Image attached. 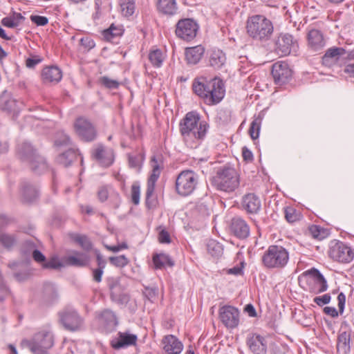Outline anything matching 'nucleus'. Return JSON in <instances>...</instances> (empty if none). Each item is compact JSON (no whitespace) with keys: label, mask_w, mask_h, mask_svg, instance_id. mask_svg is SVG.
Segmentation results:
<instances>
[{"label":"nucleus","mask_w":354,"mask_h":354,"mask_svg":"<svg viewBox=\"0 0 354 354\" xmlns=\"http://www.w3.org/2000/svg\"><path fill=\"white\" fill-rule=\"evenodd\" d=\"M71 142L69 136L64 132H58L55 140V145L57 147L66 146Z\"/></svg>","instance_id":"603ef678"},{"label":"nucleus","mask_w":354,"mask_h":354,"mask_svg":"<svg viewBox=\"0 0 354 354\" xmlns=\"http://www.w3.org/2000/svg\"><path fill=\"white\" fill-rule=\"evenodd\" d=\"M219 318L227 328H234L239 325V312L234 306H223L219 309Z\"/></svg>","instance_id":"a211bd4d"},{"label":"nucleus","mask_w":354,"mask_h":354,"mask_svg":"<svg viewBox=\"0 0 354 354\" xmlns=\"http://www.w3.org/2000/svg\"><path fill=\"white\" fill-rule=\"evenodd\" d=\"M13 222L14 220L12 218H10L5 214H0V231L5 229Z\"/></svg>","instance_id":"69168bd1"},{"label":"nucleus","mask_w":354,"mask_h":354,"mask_svg":"<svg viewBox=\"0 0 354 354\" xmlns=\"http://www.w3.org/2000/svg\"><path fill=\"white\" fill-rule=\"evenodd\" d=\"M43 267L44 268H53V269H58L62 267H65L63 262V257L61 259H58L57 258H52L50 261L46 263H44Z\"/></svg>","instance_id":"864d4df0"},{"label":"nucleus","mask_w":354,"mask_h":354,"mask_svg":"<svg viewBox=\"0 0 354 354\" xmlns=\"http://www.w3.org/2000/svg\"><path fill=\"white\" fill-rule=\"evenodd\" d=\"M288 261V250L279 245H270L261 257L262 265L269 270H281Z\"/></svg>","instance_id":"20e7f679"},{"label":"nucleus","mask_w":354,"mask_h":354,"mask_svg":"<svg viewBox=\"0 0 354 354\" xmlns=\"http://www.w3.org/2000/svg\"><path fill=\"white\" fill-rule=\"evenodd\" d=\"M164 351L167 354H180L183 348V343L174 335H165L162 339Z\"/></svg>","instance_id":"bb28decb"},{"label":"nucleus","mask_w":354,"mask_h":354,"mask_svg":"<svg viewBox=\"0 0 354 354\" xmlns=\"http://www.w3.org/2000/svg\"><path fill=\"white\" fill-rule=\"evenodd\" d=\"M209 125L196 111L187 113L179 122V131L185 144L191 149L199 147L205 139Z\"/></svg>","instance_id":"f257e3e1"},{"label":"nucleus","mask_w":354,"mask_h":354,"mask_svg":"<svg viewBox=\"0 0 354 354\" xmlns=\"http://www.w3.org/2000/svg\"><path fill=\"white\" fill-rule=\"evenodd\" d=\"M18 154L22 161L29 164L30 169L35 174L46 172L48 166L44 158L39 156L32 146L24 142L18 146Z\"/></svg>","instance_id":"423d86ee"},{"label":"nucleus","mask_w":354,"mask_h":354,"mask_svg":"<svg viewBox=\"0 0 354 354\" xmlns=\"http://www.w3.org/2000/svg\"><path fill=\"white\" fill-rule=\"evenodd\" d=\"M214 85L206 93L203 100L205 104L212 106L218 104L224 97L225 93V86L223 81L217 77L214 78Z\"/></svg>","instance_id":"f3484780"},{"label":"nucleus","mask_w":354,"mask_h":354,"mask_svg":"<svg viewBox=\"0 0 354 354\" xmlns=\"http://www.w3.org/2000/svg\"><path fill=\"white\" fill-rule=\"evenodd\" d=\"M246 30L248 36L254 41L264 43L271 39L274 26L271 20L264 15H255L248 19Z\"/></svg>","instance_id":"7ed1b4c3"},{"label":"nucleus","mask_w":354,"mask_h":354,"mask_svg":"<svg viewBox=\"0 0 354 354\" xmlns=\"http://www.w3.org/2000/svg\"><path fill=\"white\" fill-rule=\"evenodd\" d=\"M302 278L306 280L309 292L317 295L328 289V284L323 274L316 268L305 271Z\"/></svg>","instance_id":"6e6552de"},{"label":"nucleus","mask_w":354,"mask_h":354,"mask_svg":"<svg viewBox=\"0 0 354 354\" xmlns=\"http://www.w3.org/2000/svg\"><path fill=\"white\" fill-rule=\"evenodd\" d=\"M92 156L100 165L105 167L111 166L114 160L113 151L111 149L106 148L102 145H98L93 149Z\"/></svg>","instance_id":"4be33fe9"},{"label":"nucleus","mask_w":354,"mask_h":354,"mask_svg":"<svg viewBox=\"0 0 354 354\" xmlns=\"http://www.w3.org/2000/svg\"><path fill=\"white\" fill-rule=\"evenodd\" d=\"M150 163L152 170L147 181V186L146 190L147 203L154 192L156 183L158 179L159 178L161 171L164 167L162 158L160 155L153 156L151 158Z\"/></svg>","instance_id":"9b49d317"},{"label":"nucleus","mask_w":354,"mask_h":354,"mask_svg":"<svg viewBox=\"0 0 354 354\" xmlns=\"http://www.w3.org/2000/svg\"><path fill=\"white\" fill-rule=\"evenodd\" d=\"M230 229L233 234L240 239H246L250 235V227L241 217H234L232 219Z\"/></svg>","instance_id":"a878e982"},{"label":"nucleus","mask_w":354,"mask_h":354,"mask_svg":"<svg viewBox=\"0 0 354 354\" xmlns=\"http://www.w3.org/2000/svg\"><path fill=\"white\" fill-rule=\"evenodd\" d=\"M80 44L86 51H89L95 46V43L93 39L89 37H84L80 39Z\"/></svg>","instance_id":"bf43d9fd"},{"label":"nucleus","mask_w":354,"mask_h":354,"mask_svg":"<svg viewBox=\"0 0 354 354\" xmlns=\"http://www.w3.org/2000/svg\"><path fill=\"white\" fill-rule=\"evenodd\" d=\"M107 284L113 301L119 304H127L129 301V296L125 292V286L121 283L118 278H109Z\"/></svg>","instance_id":"2eb2a0df"},{"label":"nucleus","mask_w":354,"mask_h":354,"mask_svg":"<svg viewBox=\"0 0 354 354\" xmlns=\"http://www.w3.org/2000/svg\"><path fill=\"white\" fill-rule=\"evenodd\" d=\"M24 18L21 13H14L12 17H6L2 19L1 24L3 26L8 28H16L21 22Z\"/></svg>","instance_id":"c03bdc74"},{"label":"nucleus","mask_w":354,"mask_h":354,"mask_svg":"<svg viewBox=\"0 0 354 354\" xmlns=\"http://www.w3.org/2000/svg\"><path fill=\"white\" fill-rule=\"evenodd\" d=\"M157 8L160 12L167 15H174L177 12V5L175 0H159Z\"/></svg>","instance_id":"e433bc0d"},{"label":"nucleus","mask_w":354,"mask_h":354,"mask_svg":"<svg viewBox=\"0 0 354 354\" xmlns=\"http://www.w3.org/2000/svg\"><path fill=\"white\" fill-rule=\"evenodd\" d=\"M205 48L201 45L185 48V58L188 64H196L202 58Z\"/></svg>","instance_id":"72a5a7b5"},{"label":"nucleus","mask_w":354,"mask_h":354,"mask_svg":"<svg viewBox=\"0 0 354 354\" xmlns=\"http://www.w3.org/2000/svg\"><path fill=\"white\" fill-rule=\"evenodd\" d=\"M351 333L352 330L347 324L344 323L341 325L337 340V349L338 352L343 354L350 352Z\"/></svg>","instance_id":"aec40b11"},{"label":"nucleus","mask_w":354,"mask_h":354,"mask_svg":"<svg viewBox=\"0 0 354 354\" xmlns=\"http://www.w3.org/2000/svg\"><path fill=\"white\" fill-rule=\"evenodd\" d=\"M149 59L154 67H160L164 61L162 52L160 49L151 50L149 53Z\"/></svg>","instance_id":"49530a36"},{"label":"nucleus","mask_w":354,"mask_h":354,"mask_svg":"<svg viewBox=\"0 0 354 354\" xmlns=\"http://www.w3.org/2000/svg\"><path fill=\"white\" fill-rule=\"evenodd\" d=\"M19 104L20 102L6 91H4L0 95V109L1 111L13 114L17 113L20 109Z\"/></svg>","instance_id":"393cba45"},{"label":"nucleus","mask_w":354,"mask_h":354,"mask_svg":"<svg viewBox=\"0 0 354 354\" xmlns=\"http://www.w3.org/2000/svg\"><path fill=\"white\" fill-rule=\"evenodd\" d=\"M79 156L77 150L70 149L59 155L57 158V162L64 167H68L73 162L77 160Z\"/></svg>","instance_id":"c9c22d12"},{"label":"nucleus","mask_w":354,"mask_h":354,"mask_svg":"<svg viewBox=\"0 0 354 354\" xmlns=\"http://www.w3.org/2000/svg\"><path fill=\"white\" fill-rule=\"evenodd\" d=\"M212 86H216L214 85V78L207 80L205 77H200L196 78L192 84L194 93L202 100L205 94H207L208 91H209Z\"/></svg>","instance_id":"c85d7f7f"},{"label":"nucleus","mask_w":354,"mask_h":354,"mask_svg":"<svg viewBox=\"0 0 354 354\" xmlns=\"http://www.w3.org/2000/svg\"><path fill=\"white\" fill-rule=\"evenodd\" d=\"M10 295V290L0 274V301H3Z\"/></svg>","instance_id":"4d7b16f0"},{"label":"nucleus","mask_w":354,"mask_h":354,"mask_svg":"<svg viewBox=\"0 0 354 354\" xmlns=\"http://www.w3.org/2000/svg\"><path fill=\"white\" fill-rule=\"evenodd\" d=\"M97 198L100 202H105L108 199L109 195V186H101L97 191Z\"/></svg>","instance_id":"6e6d98bb"},{"label":"nucleus","mask_w":354,"mask_h":354,"mask_svg":"<svg viewBox=\"0 0 354 354\" xmlns=\"http://www.w3.org/2000/svg\"><path fill=\"white\" fill-rule=\"evenodd\" d=\"M37 245L32 240H26L23 243L22 252L24 253L30 252L37 248Z\"/></svg>","instance_id":"0e129e2a"},{"label":"nucleus","mask_w":354,"mask_h":354,"mask_svg":"<svg viewBox=\"0 0 354 354\" xmlns=\"http://www.w3.org/2000/svg\"><path fill=\"white\" fill-rule=\"evenodd\" d=\"M308 232L314 239L322 240L324 238V230L319 225L309 226Z\"/></svg>","instance_id":"3c124183"},{"label":"nucleus","mask_w":354,"mask_h":354,"mask_svg":"<svg viewBox=\"0 0 354 354\" xmlns=\"http://www.w3.org/2000/svg\"><path fill=\"white\" fill-rule=\"evenodd\" d=\"M21 194L24 202L32 203L39 196L38 187L29 181H23L21 185Z\"/></svg>","instance_id":"c756f323"},{"label":"nucleus","mask_w":354,"mask_h":354,"mask_svg":"<svg viewBox=\"0 0 354 354\" xmlns=\"http://www.w3.org/2000/svg\"><path fill=\"white\" fill-rule=\"evenodd\" d=\"M41 60L42 59L39 56L28 57L26 60V66L29 68H35V66L39 64Z\"/></svg>","instance_id":"338daca9"},{"label":"nucleus","mask_w":354,"mask_h":354,"mask_svg":"<svg viewBox=\"0 0 354 354\" xmlns=\"http://www.w3.org/2000/svg\"><path fill=\"white\" fill-rule=\"evenodd\" d=\"M72 253V255L63 257L65 266L82 268L88 265L90 261L88 254L78 251H73Z\"/></svg>","instance_id":"b1692460"},{"label":"nucleus","mask_w":354,"mask_h":354,"mask_svg":"<svg viewBox=\"0 0 354 354\" xmlns=\"http://www.w3.org/2000/svg\"><path fill=\"white\" fill-rule=\"evenodd\" d=\"M306 39L308 48L313 52H320L326 46L324 35L317 29L308 30Z\"/></svg>","instance_id":"412c9836"},{"label":"nucleus","mask_w":354,"mask_h":354,"mask_svg":"<svg viewBox=\"0 0 354 354\" xmlns=\"http://www.w3.org/2000/svg\"><path fill=\"white\" fill-rule=\"evenodd\" d=\"M284 216L287 222L293 223L302 219L303 216L300 211L296 209L292 206H286L283 207Z\"/></svg>","instance_id":"ea45409f"},{"label":"nucleus","mask_w":354,"mask_h":354,"mask_svg":"<svg viewBox=\"0 0 354 354\" xmlns=\"http://www.w3.org/2000/svg\"><path fill=\"white\" fill-rule=\"evenodd\" d=\"M100 82L108 88H117L119 86V83L116 80L109 79L105 76L101 77Z\"/></svg>","instance_id":"052dcab7"},{"label":"nucleus","mask_w":354,"mask_h":354,"mask_svg":"<svg viewBox=\"0 0 354 354\" xmlns=\"http://www.w3.org/2000/svg\"><path fill=\"white\" fill-rule=\"evenodd\" d=\"M207 252L214 257H221L223 254L222 245L214 240H210L207 244Z\"/></svg>","instance_id":"09e8293b"},{"label":"nucleus","mask_w":354,"mask_h":354,"mask_svg":"<svg viewBox=\"0 0 354 354\" xmlns=\"http://www.w3.org/2000/svg\"><path fill=\"white\" fill-rule=\"evenodd\" d=\"M124 31V29L122 25L112 24L109 28L103 30L102 35L106 41L113 42L115 39L123 35Z\"/></svg>","instance_id":"f704fd0d"},{"label":"nucleus","mask_w":354,"mask_h":354,"mask_svg":"<svg viewBox=\"0 0 354 354\" xmlns=\"http://www.w3.org/2000/svg\"><path fill=\"white\" fill-rule=\"evenodd\" d=\"M298 47V42L292 35L281 32L274 41V50L279 56H287L296 52Z\"/></svg>","instance_id":"9d476101"},{"label":"nucleus","mask_w":354,"mask_h":354,"mask_svg":"<svg viewBox=\"0 0 354 354\" xmlns=\"http://www.w3.org/2000/svg\"><path fill=\"white\" fill-rule=\"evenodd\" d=\"M152 261L156 269H162L167 266L172 267L174 265V262L169 255L165 253L154 254Z\"/></svg>","instance_id":"4c0bfd02"},{"label":"nucleus","mask_w":354,"mask_h":354,"mask_svg":"<svg viewBox=\"0 0 354 354\" xmlns=\"http://www.w3.org/2000/svg\"><path fill=\"white\" fill-rule=\"evenodd\" d=\"M346 53L345 49L341 47H332L328 48L322 57L324 66L330 68L335 65L340 57Z\"/></svg>","instance_id":"cd10ccee"},{"label":"nucleus","mask_w":354,"mask_h":354,"mask_svg":"<svg viewBox=\"0 0 354 354\" xmlns=\"http://www.w3.org/2000/svg\"><path fill=\"white\" fill-rule=\"evenodd\" d=\"M122 15L126 17L132 16L136 11L135 0H120Z\"/></svg>","instance_id":"37998d69"},{"label":"nucleus","mask_w":354,"mask_h":354,"mask_svg":"<svg viewBox=\"0 0 354 354\" xmlns=\"http://www.w3.org/2000/svg\"><path fill=\"white\" fill-rule=\"evenodd\" d=\"M263 118V115L259 113L258 115L254 117L253 120L250 124L249 134L252 140H255L259 138Z\"/></svg>","instance_id":"a19ab883"},{"label":"nucleus","mask_w":354,"mask_h":354,"mask_svg":"<svg viewBox=\"0 0 354 354\" xmlns=\"http://www.w3.org/2000/svg\"><path fill=\"white\" fill-rule=\"evenodd\" d=\"M42 297L43 300L46 303H52L54 301L57 297V291L55 287L50 283L46 284L44 287Z\"/></svg>","instance_id":"a18cd8bd"},{"label":"nucleus","mask_w":354,"mask_h":354,"mask_svg":"<svg viewBox=\"0 0 354 354\" xmlns=\"http://www.w3.org/2000/svg\"><path fill=\"white\" fill-rule=\"evenodd\" d=\"M271 74L275 84L282 86L291 80L292 71L286 62L279 61L273 64Z\"/></svg>","instance_id":"4468645a"},{"label":"nucleus","mask_w":354,"mask_h":354,"mask_svg":"<svg viewBox=\"0 0 354 354\" xmlns=\"http://www.w3.org/2000/svg\"><path fill=\"white\" fill-rule=\"evenodd\" d=\"M55 337L50 326L39 328L30 339L21 340L22 346L28 347L33 354H48L54 346Z\"/></svg>","instance_id":"f03ea898"},{"label":"nucleus","mask_w":354,"mask_h":354,"mask_svg":"<svg viewBox=\"0 0 354 354\" xmlns=\"http://www.w3.org/2000/svg\"><path fill=\"white\" fill-rule=\"evenodd\" d=\"M211 183L218 190L232 192L239 187V177L233 167L224 166L218 169Z\"/></svg>","instance_id":"39448f33"},{"label":"nucleus","mask_w":354,"mask_h":354,"mask_svg":"<svg viewBox=\"0 0 354 354\" xmlns=\"http://www.w3.org/2000/svg\"><path fill=\"white\" fill-rule=\"evenodd\" d=\"M72 239L78 243L81 248L86 251H89L92 248V243L85 235L73 234L71 235Z\"/></svg>","instance_id":"de8ad7c7"},{"label":"nucleus","mask_w":354,"mask_h":354,"mask_svg":"<svg viewBox=\"0 0 354 354\" xmlns=\"http://www.w3.org/2000/svg\"><path fill=\"white\" fill-rule=\"evenodd\" d=\"M330 295L329 294H325L322 296L315 297L313 299V301L318 306H322L325 304H328L330 301Z\"/></svg>","instance_id":"e2e57ef3"},{"label":"nucleus","mask_w":354,"mask_h":354,"mask_svg":"<svg viewBox=\"0 0 354 354\" xmlns=\"http://www.w3.org/2000/svg\"><path fill=\"white\" fill-rule=\"evenodd\" d=\"M158 241L160 243H170L171 242V236L169 233L165 229H161L158 233Z\"/></svg>","instance_id":"13d9d810"},{"label":"nucleus","mask_w":354,"mask_h":354,"mask_svg":"<svg viewBox=\"0 0 354 354\" xmlns=\"http://www.w3.org/2000/svg\"><path fill=\"white\" fill-rule=\"evenodd\" d=\"M109 262L114 266L123 268L129 263V260L125 255H120L118 257H111L109 259Z\"/></svg>","instance_id":"8fccbe9b"},{"label":"nucleus","mask_w":354,"mask_h":354,"mask_svg":"<svg viewBox=\"0 0 354 354\" xmlns=\"http://www.w3.org/2000/svg\"><path fill=\"white\" fill-rule=\"evenodd\" d=\"M74 128L76 133L84 141L91 142L97 138L95 127L84 117H80L75 120Z\"/></svg>","instance_id":"ddd939ff"},{"label":"nucleus","mask_w":354,"mask_h":354,"mask_svg":"<svg viewBox=\"0 0 354 354\" xmlns=\"http://www.w3.org/2000/svg\"><path fill=\"white\" fill-rule=\"evenodd\" d=\"M60 320L67 330H77L83 324L82 318L73 308H66L59 313Z\"/></svg>","instance_id":"dca6fc26"},{"label":"nucleus","mask_w":354,"mask_h":354,"mask_svg":"<svg viewBox=\"0 0 354 354\" xmlns=\"http://www.w3.org/2000/svg\"><path fill=\"white\" fill-rule=\"evenodd\" d=\"M131 201L134 205H138L140 203V185L134 183L131 186Z\"/></svg>","instance_id":"5fc2aeb1"},{"label":"nucleus","mask_w":354,"mask_h":354,"mask_svg":"<svg viewBox=\"0 0 354 354\" xmlns=\"http://www.w3.org/2000/svg\"><path fill=\"white\" fill-rule=\"evenodd\" d=\"M137 339L138 337L136 335L120 332L118 337L111 341V346L115 349H120L136 345Z\"/></svg>","instance_id":"7c9ffc66"},{"label":"nucleus","mask_w":354,"mask_h":354,"mask_svg":"<svg viewBox=\"0 0 354 354\" xmlns=\"http://www.w3.org/2000/svg\"><path fill=\"white\" fill-rule=\"evenodd\" d=\"M30 20L37 26H45L48 23V19L46 17L40 15H31Z\"/></svg>","instance_id":"680f3d73"},{"label":"nucleus","mask_w":354,"mask_h":354,"mask_svg":"<svg viewBox=\"0 0 354 354\" xmlns=\"http://www.w3.org/2000/svg\"><path fill=\"white\" fill-rule=\"evenodd\" d=\"M41 77L45 83H57L61 80L62 73L57 66H47L42 70Z\"/></svg>","instance_id":"473e14b6"},{"label":"nucleus","mask_w":354,"mask_h":354,"mask_svg":"<svg viewBox=\"0 0 354 354\" xmlns=\"http://www.w3.org/2000/svg\"><path fill=\"white\" fill-rule=\"evenodd\" d=\"M242 207L249 214H257L261 209V201L254 193L245 194L241 200Z\"/></svg>","instance_id":"5701e85b"},{"label":"nucleus","mask_w":354,"mask_h":354,"mask_svg":"<svg viewBox=\"0 0 354 354\" xmlns=\"http://www.w3.org/2000/svg\"><path fill=\"white\" fill-rule=\"evenodd\" d=\"M100 322L106 333L112 332L118 325L115 313L110 310H103L99 316Z\"/></svg>","instance_id":"2f4dec72"},{"label":"nucleus","mask_w":354,"mask_h":354,"mask_svg":"<svg viewBox=\"0 0 354 354\" xmlns=\"http://www.w3.org/2000/svg\"><path fill=\"white\" fill-rule=\"evenodd\" d=\"M17 237L15 234L6 232H0V244L6 249L11 250L17 243Z\"/></svg>","instance_id":"79ce46f5"},{"label":"nucleus","mask_w":354,"mask_h":354,"mask_svg":"<svg viewBox=\"0 0 354 354\" xmlns=\"http://www.w3.org/2000/svg\"><path fill=\"white\" fill-rule=\"evenodd\" d=\"M226 57L221 50H214L209 57V64L215 69L221 68L225 64Z\"/></svg>","instance_id":"58836bf2"},{"label":"nucleus","mask_w":354,"mask_h":354,"mask_svg":"<svg viewBox=\"0 0 354 354\" xmlns=\"http://www.w3.org/2000/svg\"><path fill=\"white\" fill-rule=\"evenodd\" d=\"M198 183V176L194 171L185 169L180 172L175 182V190L182 196L190 195L196 189Z\"/></svg>","instance_id":"0eeeda50"},{"label":"nucleus","mask_w":354,"mask_h":354,"mask_svg":"<svg viewBox=\"0 0 354 354\" xmlns=\"http://www.w3.org/2000/svg\"><path fill=\"white\" fill-rule=\"evenodd\" d=\"M246 345L253 354H266L268 342L265 337L260 334L252 333L246 337Z\"/></svg>","instance_id":"6ab92c4d"},{"label":"nucleus","mask_w":354,"mask_h":354,"mask_svg":"<svg viewBox=\"0 0 354 354\" xmlns=\"http://www.w3.org/2000/svg\"><path fill=\"white\" fill-rule=\"evenodd\" d=\"M328 255L335 261L342 263H348L353 259L354 251L347 244L337 241L331 243Z\"/></svg>","instance_id":"1a4fd4ad"},{"label":"nucleus","mask_w":354,"mask_h":354,"mask_svg":"<svg viewBox=\"0 0 354 354\" xmlns=\"http://www.w3.org/2000/svg\"><path fill=\"white\" fill-rule=\"evenodd\" d=\"M198 28L199 26L194 20L187 18L178 21L175 32L178 37L189 41L196 37Z\"/></svg>","instance_id":"f8f14e48"},{"label":"nucleus","mask_w":354,"mask_h":354,"mask_svg":"<svg viewBox=\"0 0 354 354\" xmlns=\"http://www.w3.org/2000/svg\"><path fill=\"white\" fill-rule=\"evenodd\" d=\"M242 156L243 160L248 162L254 160L252 152L245 146L242 148Z\"/></svg>","instance_id":"774afa93"}]
</instances>
